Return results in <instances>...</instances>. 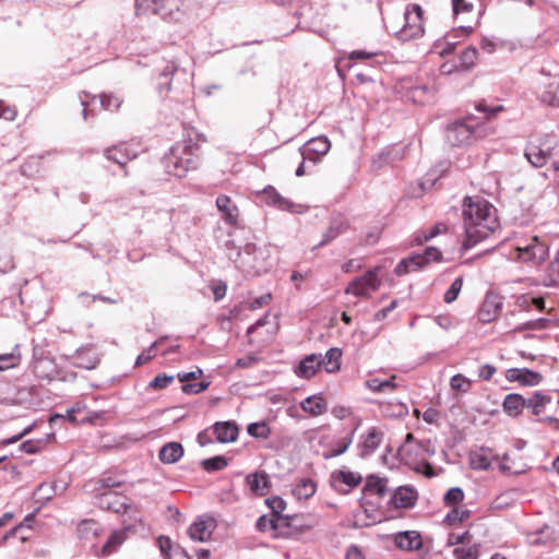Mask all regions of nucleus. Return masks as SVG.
<instances>
[{
    "instance_id": "53",
    "label": "nucleus",
    "mask_w": 559,
    "mask_h": 559,
    "mask_svg": "<svg viewBox=\"0 0 559 559\" xmlns=\"http://www.w3.org/2000/svg\"><path fill=\"white\" fill-rule=\"evenodd\" d=\"M464 498V492L459 487L449 489L444 496V502L449 506L457 504Z\"/></svg>"
},
{
    "instance_id": "63",
    "label": "nucleus",
    "mask_w": 559,
    "mask_h": 559,
    "mask_svg": "<svg viewBox=\"0 0 559 559\" xmlns=\"http://www.w3.org/2000/svg\"><path fill=\"white\" fill-rule=\"evenodd\" d=\"M397 306V301L396 300H393L388 307H384L382 309H380L379 311L376 312L374 314V320L376 321H381L383 319H385L388 317V314L395 309V307Z\"/></svg>"
},
{
    "instance_id": "59",
    "label": "nucleus",
    "mask_w": 559,
    "mask_h": 559,
    "mask_svg": "<svg viewBox=\"0 0 559 559\" xmlns=\"http://www.w3.org/2000/svg\"><path fill=\"white\" fill-rule=\"evenodd\" d=\"M447 231V225L443 223H437L427 233H424V240H430L431 238Z\"/></svg>"
},
{
    "instance_id": "15",
    "label": "nucleus",
    "mask_w": 559,
    "mask_h": 559,
    "mask_svg": "<svg viewBox=\"0 0 559 559\" xmlns=\"http://www.w3.org/2000/svg\"><path fill=\"white\" fill-rule=\"evenodd\" d=\"M383 433L376 427H371L366 435L361 436L359 443L360 456L366 457L371 455L381 444Z\"/></svg>"
},
{
    "instance_id": "44",
    "label": "nucleus",
    "mask_w": 559,
    "mask_h": 559,
    "mask_svg": "<svg viewBox=\"0 0 559 559\" xmlns=\"http://www.w3.org/2000/svg\"><path fill=\"white\" fill-rule=\"evenodd\" d=\"M352 442H353L352 436L341 439L337 442V447L335 449H332L331 451L323 453V457L325 460H329V459L342 455L343 453H345L347 451V449L349 448Z\"/></svg>"
},
{
    "instance_id": "50",
    "label": "nucleus",
    "mask_w": 559,
    "mask_h": 559,
    "mask_svg": "<svg viewBox=\"0 0 559 559\" xmlns=\"http://www.w3.org/2000/svg\"><path fill=\"white\" fill-rule=\"evenodd\" d=\"M164 342V338H159L154 342L147 349H145L142 354H140L136 358L135 365L140 366L146 364L155 356V349Z\"/></svg>"
},
{
    "instance_id": "64",
    "label": "nucleus",
    "mask_w": 559,
    "mask_h": 559,
    "mask_svg": "<svg viewBox=\"0 0 559 559\" xmlns=\"http://www.w3.org/2000/svg\"><path fill=\"white\" fill-rule=\"evenodd\" d=\"M549 272L555 281H559V254L550 262Z\"/></svg>"
},
{
    "instance_id": "33",
    "label": "nucleus",
    "mask_w": 559,
    "mask_h": 559,
    "mask_svg": "<svg viewBox=\"0 0 559 559\" xmlns=\"http://www.w3.org/2000/svg\"><path fill=\"white\" fill-rule=\"evenodd\" d=\"M365 491L383 497L386 492V479L371 475L367 478Z\"/></svg>"
},
{
    "instance_id": "58",
    "label": "nucleus",
    "mask_w": 559,
    "mask_h": 559,
    "mask_svg": "<svg viewBox=\"0 0 559 559\" xmlns=\"http://www.w3.org/2000/svg\"><path fill=\"white\" fill-rule=\"evenodd\" d=\"M40 447H41V442L34 441V440L24 441L20 445L21 450L28 454L37 453L40 450Z\"/></svg>"
},
{
    "instance_id": "16",
    "label": "nucleus",
    "mask_w": 559,
    "mask_h": 559,
    "mask_svg": "<svg viewBox=\"0 0 559 559\" xmlns=\"http://www.w3.org/2000/svg\"><path fill=\"white\" fill-rule=\"evenodd\" d=\"M393 538L395 546L402 550L414 551L423 547L421 536L416 531L400 532Z\"/></svg>"
},
{
    "instance_id": "29",
    "label": "nucleus",
    "mask_w": 559,
    "mask_h": 559,
    "mask_svg": "<svg viewBox=\"0 0 559 559\" xmlns=\"http://www.w3.org/2000/svg\"><path fill=\"white\" fill-rule=\"evenodd\" d=\"M550 402L551 397L549 395L535 392L531 397L525 399V407L530 408L534 415H539Z\"/></svg>"
},
{
    "instance_id": "6",
    "label": "nucleus",
    "mask_w": 559,
    "mask_h": 559,
    "mask_svg": "<svg viewBox=\"0 0 559 559\" xmlns=\"http://www.w3.org/2000/svg\"><path fill=\"white\" fill-rule=\"evenodd\" d=\"M379 272L380 267H374L367 271L362 276L354 278L346 287L345 293L356 297L369 298L381 286Z\"/></svg>"
},
{
    "instance_id": "41",
    "label": "nucleus",
    "mask_w": 559,
    "mask_h": 559,
    "mask_svg": "<svg viewBox=\"0 0 559 559\" xmlns=\"http://www.w3.org/2000/svg\"><path fill=\"white\" fill-rule=\"evenodd\" d=\"M453 556L455 559H478L479 545H473L468 548L456 547L453 549Z\"/></svg>"
},
{
    "instance_id": "22",
    "label": "nucleus",
    "mask_w": 559,
    "mask_h": 559,
    "mask_svg": "<svg viewBox=\"0 0 559 559\" xmlns=\"http://www.w3.org/2000/svg\"><path fill=\"white\" fill-rule=\"evenodd\" d=\"M321 367L320 354H311L306 356L299 364L296 373L302 378H311Z\"/></svg>"
},
{
    "instance_id": "8",
    "label": "nucleus",
    "mask_w": 559,
    "mask_h": 559,
    "mask_svg": "<svg viewBox=\"0 0 559 559\" xmlns=\"http://www.w3.org/2000/svg\"><path fill=\"white\" fill-rule=\"evenodd\" d=\"M404 25L401 35L404 39H413L423 35V10L420 5L413 4L404 13Z\"/></svg>"
},
{
    "instance_id": "52",
    "label": "nucleus",
    "mask_w": 559,
    "mask_h": 559,
    "mask_svg": "<svg viewBox=\"0 0 559 559\" xmlns=\"http://www.w3.org/2000/svg\"><path fill=\"white\" fill-rule=\"evenodd\" d=\"M450 385L453 390L466 392L471 385V382L463 374L457 373L451 378Z\"/></svg>"
},
{
    "instance_id": "1",
    "label": "nucleus",
    "mask_w": 559,
    "mask_h": 559,
    "mask_svg": "<svg viewBox=\"0 0 559 559\" xmlns=\"http://www.w3.org/2000/svg\"><path fill=\"white\" fill-rule=\"evenodd\" d=\"M464 251L473 248L500 228L496 207L480 197H466L463 204Z\"/></svg>"
},
{
    "instance_id": "55",
    "label": "nucleus",
    "mask_w": 559,
    "mask_h": 559,
    "mask_svg": "<svg viewBox=\"0 0 559 559\" xmlns=\"http://www.w3.org/2000/svg\"><path fill=\"white\" fill-rule=\"evenodd\" d=\"M209 384V382L186 383L182 384L181 390L186 394H198L206 390Z\"/></svg>"
},
{
    "instance_id": "19",
    "label": "nucleus",
    "mask_w": 559,
    "mask_h": 559,
    "mask_svg": "<svg viewBox=\"0 0 559 559\" xmlns=\"http://www.w3.org/2000/svg\"><path fill=\"white\" fill-rule=\"evenodd\" d=\"M417 500V492L414 488L408 486L399 487L392 497V503L395 508H411Z\"/></svg>"
},
{
    "instance_id": "10",
    "label": "nucleus",
    "mask_w": 559,
    "mask_h": 559,
    "mask_svg": "<svg viewBox=\"0 0 559 559\" xmlns=\"http://www.w3.org/2000/svg\"><path fill=\"white\" fill-rule=\"evenodd\" d=\"M98 506L104 510H109L116 513H126L128 508V498L123 497L116 491H107L98 497Z\"/></svg>"
},
{
    "instance_id": "11",
    "label": "nucleus",
    "mask_w": 559,
    "mask_h": 559,
    "mask_svg": "<svg viewBox=\"0 0 559 559\" xmlns=\"http://www.w3.org/2000/svg\"><path fill=\"white\" fill-rule=\"evenodd\" d=\"M214 527L213 519H199L190 525L188 534L192 540L204 543L211 538Z\"/></svg>"
},
{
    "instance_id": "42",
    "label": "nucleus",
    "mask_w": 559,
    "mask_h": 559,
    "mask_svg": "<svg viewBox=\"0 0 559 559\" xmlns=\"http://www.w3.org/2000/svg\"><path fill=\"white\" fill-rule=\"evenodd\" d=\"M21 361L20 353L13 350L9 354L0 355V371L16 367Z\"/></svg>"
},
{
    "instance_id": "60",
    "label": "nucleus",
    "mask_w": 559,
    "mask_h": 559,
    "mask_svg": "<svg viewBox=\"0 0 559 559\" xmlns=\"http://www.w3.org/2000/svg\"><path fill=\"white\" fill-rule=\"evenodd\" d=\"M416 447L420 452H423V454L427 456H432L436 454V448L430 440L418 441L416 442Z\"/></svg>"
},
{
    "instance_id": "39",
    "label": "nucleus",
    "mask_w": 559,
    "mask_h": 559,
    "mask_svg": "<svg viewBox=\"0 0 559 559\" xmlns=\"http://www.w3.org/2000/svg\"><path fill=\"white\" fill-rule=\"evenodd\" d=\"M414 257L419 258L417 263H418L419 269H421L423 266H425L426 264H428L431 261H440L442 258V254L437 248L428 247V248H426V250L424 251L423 254H414Z\"/></svg>"
},
{
    "instance_id": "9",
    "label": "nucleus",
    "mask_w": 559,
    "mask_h": 559,
    "mask_svg": "<svg viewBox=\"0 0 559 559\" xmlns=\"http://www.w3.org/2000/svg\"><path fill=\"white\" fill-rule=\"evenodd\" d=\"M331 143L326 136H317L300 147L302 159L317 164L330 151Z\"/></svg>"
},
{
    "instance_id": "45",
    "label": "nucleus",
    "mask_w": 559,
    "mask_h": 559,
    "mask_svg": "<svg viewBox=\"0 0 559 559\" xmlns=\"http://www.w3.org/2000/svg\"><path fill=\"white\" fill-rule=\"evenodd\" d=\"M124 540V533L115 532L112 533L106 544L103 547V552L109 555L114 552L118 546H120Z\"/></svg>"
},
{
    "instance_id": "32",
    "label": "nucleus",
    "mask_w": 559,
    "mask_h": 559,
    "mask_svg": "<svg viewBox=\"0 0 559 559\" xmlns=\"http://www.w3.org/2000/svg\"><path fill=\"white\" fill-rule=\"evenodd\" d=\"M99 524L94 520H83L78 525V535L82 539H92L98 535Z\"/></svg>"
},
{
    "instance_id": "14",
    "label": "nucleus",
    "mask_w": 559,
    "mask_h": 559,
    "mask_svg": "<svg viewBox=\"0 0 559 559\" xmlns=\"http://www.w3.org/2000/svg\"><path fill=\"white\" fill-rule=\"evenodd\" d=\"M501 306L502 304L497 296L488 295L478 310V320L483 323L493 321L499 316Z\"/></svg>"
},
{
    "instance_id": "12",
    "label": "nucleus",
    "mask_w": 559,
    "mask_h": 559,
    "mask_svg": "<svg viewBox=\"0 0 559 559\" xmlns=\"http://www.w3.org/2000/svg\"><path fill=\"white\" fill-rule=\"evenodd\" d=\"M217 210L222 218L228 225L235 226L238 223L239 210L228 195L221 194L216 199Z\"/></svg>"
},
{
    "instance_id": "62",
    "label": "nucleus",
    "mask_w": 559,
    "mask_h": 559,
    "mask_svg": "<svg viewBox=\"0 0 559 559\" xmlns=\"http://www.w3.org/2000/svg\"><path fill=\"white\" fill-rule=\"evenodd\" d=\"M158 545L164 557L168 559L169 551L173 550L171 540L168 537L160 536L158 538Z\"/></svg>"
},
{
    "instance_id": "4",
    "label": "nucleus",
    "mask_w": 559,
    "mask_h": 559,
    "mask_svg": "<svg viewBox=\"0 0 559 559\" xmlns=\"http://www.w3.org/2000/svg\"><path fill=\"white\" fill-rule=\"evenodd\" d=\"M516 259L533 265L542 264L548 257V245L537 236L520 241L515 247Z\"/></svg>"
},
{
    "instance_id": "35",
    "label": "nucleus",
    "mask_w": 559,
    "mask_h": 559,
    "mask_svg": "<svg viewBox=\"0 0 559 559\" xmlns=\"http://www.w3.org/2000/svg\"><path fill=\"white\" fill-rule=\"evenodd\" d=\"M418 257H409L407 259H403L401 260L397 265L395 266V270H394V273L397 275V276H402V275H405L409 272H414V271H417L419 270V266H418Z\"/></svg>"
},
{
    "instance_id": "43",
    "label": "nucleus",
    "mask_w": 559,
    "mask_h": 559,
    "mask_svg": "<svg viewBox=\"0 0 559 559\" xmlns=\"http://www.w3.org/2000/svg\"><path fill=\"white\" fill-rule=\"evenodd\" d=\"M265 502L269 506V508L272 510L273 514L275 515L274 518L278 519V521L283 520L281 514L286 508L285 500L278 496H273V497L267 498L265 500Z\"/></svg>"
},
{
    "instance_id": "51",
    "label": "nucleus",
    "mask_w": 559,
    "mask_h": 559,
    "mask_svg": "<svg viewBox=\"0 0 559 559\" xmlns=\"http://www.w3.org/2000/svg\"><path fill=\"white\" fill-rule=\"evenodd\" d=\"M174 376H167L165 373L158 374L153 380H151L148 386L154 390H163L167 388L174 381Z\"/></svg>"
},
{
    "instance_id": "36",
    "label": "nucleus",
    "mask_w": 559,
    "mask_h": 559,
    "mask_svg": "<svg viewBox=\"0 0 559 559\" xmlns=\"http://www.w3.org/2000/svg\"><path fill=\"white\" fill-rule=\"evenodd\" d=\"M469 464L473 469L485 471L490 466L488 455L481 451L472 452L469 454Z\"/></svg>"
},
{
    "instance_id": "21",
    "label": "nucleus",
    "mask_w": 559,
    "mask_h": 559,
    "mask_svg": "<svg viewBox=\"0 0 559 559\" xmlns=\"http://www.w3.org/2000/svg\"><path fill=\"white\" fill-rule=\"evenodd\" d=\"M183 455V448L179 442H169L162 447L158 457L164 464H174Z\"/></svg>"
},
{
    "instance_id": "13",
    "label": "nucleus",
    "mask_w": 559,
    "mask_h": 559,
    "mask_svg": "<svg viewBox=\"0 0 559 559\" xmlns=\"http://www.w3.org/2000/svg\"><path fill=\"white\" fill-rule=\"evenodd\" d=\"M509 381H518L523 385H537L542 382L543 377L540 373L526 369V368H511L507 370L506 374Z\"/></svg>"
},
{
    "instance_id": "20",
    "label": "nucleus",
    "mask_w": 559,
    "mask_h": 559,
    "mask_svg": "<svg viewBox=\"0 0 559 559\" xmlns=\"http://www.w3.org/2000/svg\"><path fill=\"white\" fill-rule=\"evenodd\" d=\"M105 154L108 159L120 166L126 165L127 162L136 157V152L129 150L124 143L107 148Z\"/></svg>"
},
{
    "instance_id": "31",
    "label": "nucleus",
    "mask_w": 559,
    "mask_h": 559,
    "mask_svg": "<svg viewBox=\"0 0 559 559\" xmlns=\"http://www.w3.org/2000/svg\"><path fill=\"white\" fill-rule=\"evenodd\" d=\"M395 376H392L390 379L381 380L379 378L369 379L366 384L367 386L378 393H386L392 392L396 389V383L394 382Z\"/></svg>"
},
{
    "instance_id": "49",
    "label": "nucleus",
    "mask_w": 559,
    "mask_h": 559,
    "mask_svg": "<svg viewBox=\"0 0 559 559\" xmlns=\"http://www.w3.org/2000/svg\"><path fill=\"white\" fill-rule=\"evenodd\" d=\"M462 286H463V278L462 277L455 278L453 281V283L451 284L450 288L444 294V301L447 304H451L454 300H456V298L462 289Z\"/></svg>"
},
{
    "instance_id": "37",
    "label": "nucleus",
    "mask_w": 559,
    "mask_h": 559,
    "mask_svg": "<svg viewBox=\"0 0 559 559\" xmlns=\"http://www.w3.org/2000/svg\"><path fill=\"white\" fill-rule=\"evenodd\" d=\"M540 100L550 106H559V84L550 83L542 93Z\"/></svg>"
},
{
    "instance_id": "38",
    "label": "nucleus",
    "mask_w": 559,
    "mask_h": 559,
    "mask_svg": "<svg viewBox=\"0 0 559 559\" xmlns=\"http://www.w3.org/2000/svg\"><path fill=\"white\" fill-rule=\"evenodd\" d=\"M228 464V461L223 455H217L214 457L205 459L201 462L202 467L206 472H217L225 468Z\"/></svg>"
},
{
    "instance_id": "17",
    "label": "nucleus",
    "mask_w": 559,
    "mask_h": 559,
    "mask_svg": "<svg viewBox=\"0 0 559 559\" xmlns=\"http://www.w3.org/2000/svg\"><path fill=\"white\" fill-rule=\"evenodd\" d=\"M348 228H349V223L344 216H342V215L334 216L331 219L328 229L324 231V234L322 236V240L316 246V248L322 247V246L329 243L330 241H332L340 235L345 234L348 230Z\"/></svg>"
},
{
    "instance_id": "23",
    "label": "nucleus",
    "mask_w": 559,
    "mask_h": 559,
    "mask_svg": "<svg viewBox=\"0 0 559 559\" xmlns=\"http://www.w3.org/2000/svg\"><path fill=\"white\" fill-rule=\"evenodd\" d=\"M267 203L276 206L282 211L295 212L296 205L288 199L282 197L273 187L269 186L264 189Z\"/></svg>"
},
{
    "instance_id": "7",
    "label": "nucleus",
    "mask_w": 559,
    "mask_h": 559,
    "mask_svg": "<svg viewBox=\"0 0 559 559\" xmlns=\"http://www.w3.org/2000/svg\"><path fill=\"white\" fill-rule=\"evenodd\" d=\"M483 129L480 127L473 128L463 121L451 123L445 130V139L452 146L467 144L472 136H481Z\"/></svg>"
},
{
    "instance_id": "57",
    "label": "nucleus",
    "mask_w": 559,
    "mask_h": 559,
    "mask_svg": "<svg viewBox=\"0 0 559 559\" xmlns=\"http://www.w3.org/2000/svg\"><path fill=\"white\" fill-rule=\"evenodd\" d=\"M471 536L468 532H464L463 534H450L448 537L447 544L449 546L460 545V544H467L469 543Z\"/></svg>"
},
{
    "instance_id": "61",
    "label": "nucleus",
    "mask_w": 559,
    "mask_h": 559,
    "mask_svg": "<svg viewBox=\"0 0 559 559\" xmlns=\"http://www.w3.org/2000/svg\"><path fill=\"white\" fill-rule=\"evenodd\" d=\"M272 299V296L271 294H265V295H262L260 297H257L254 299H252L249 304V309L250 310H257V309H260L262 308L264 305H267Z\"/></svg>"
},
{
    "instance_id": "5",
    "label": "nucleus",
    "mask_w": 559,
    "mask_h": 559,
    "mask_svg": "<svg viewBox=\"0 0 559 559\" xmlns=\"http://www.w3.org/2000/svg\"><path fill=\"white\" fill-rule=\"evenodd\" d=\"M181 0H135L136 14H156L164 20H173L179 12Z\"/></svg>"
},
{
    "instance_id": "56",
    "label": "nucleus",
    "mask_w": 559,
    "mask_h": 559,
    "mask_svg": "<svg viewBox=\"0 0 559 559\" xmlns=\"http://www.w3.org/2000/svg\"><path fill=\"white\" fill-rule=\"evenodd\" d=\"M453 13H466L473 10V3L466 2L465 0H452Z\"/></svg>"
},
{
    "instance_id": "47",
    "label": "nucleus",
    "mask_w": 559,
    "mask_h": 559,
    "mask_svg": "<svg viewBox=\"0 0 559 559\" xmlns=\"http://www.w3.org/2000/svg\"><path fill=\"white\" fill-rule=\"evenodd\" d=\"M280 521L276 518H267L266 515H261L255 527L260 532H266L267 530L276 531L278 528Z\"/></svg>"
},
{
    "instance_id": "48",
    "label": "nucleus",
    "mask_w": 559,
    "mask_h": 559,
    "mask_svg": "<svg viewBox=\"0 0 559 559\" xmlns=\"http://www.w3.org/2000/svg\"><path fill=\"white\" fill-rule=\"evenodd\" d=\"M122 100L111 94H104L100 96V105L104 109L117 111L121 106Z\"/></svg>"
},
{
    "instance_id": "54",
    "label": "nucleus",
    "mask_w": 559,
    "mask_h": 559,
    "mask_svg": "<svg viewBox=\"0 0 559 559\" xmlns=\"http://www.w3.org/2000/svg\"><path fill=\"white\" fill-rule=\"evenodd\" d=\"M469 516L468 510H459L453 509L445 518V521L450 524L456 523V522H463Z\"/></svg>"
},
{
    "instance_id": "24",
    "label": "nucleus",
    "mask_w": 559,
    "mask_h": 559,
    "mask_svg": "<svg viewBox=\"0 0 559 559\" xmlns=\"http://www.w3.org/2000/svg\"><path fill=\"white\" fill-rule=\"evenodd\" d=\"M246 480L251 491L259 496L265 495L270 485L267 474L264 472L249 474Z\"/></svg>"
},
{
    "instance_id": "26",
    "label": "nucleus",
    "mask_w": 559,
    "mask_h": 559,
    "mask_svg": "<svg viewBox=\"0 0 559 559\" xmlns=\"http://www.w3.org/2000/svg\"><path fill=\"white\" fill-rule=\"evenodd\" d=\"M341 357L342 352L340 348H330L324 356L320 354L321 366H323L324 369L330 373L335 372L341 367Z\"/></svg>"
},
{
    "instance_id": "40",
    "label": "nucleus",
    "mask_w": 559,
    "mask_h": 559,
    "mask_svg": "<svg viewBox=\"0 0 559 559\" xmlns=\"http://www.w3.org/2000/svg\"><path fill=\"white\" fill-rule=\"evenodd\" d=\"M247 430L254 438L267 439L271 435V429L264 421L252 423L248 426Z\"/></svg>"
},
{
    "instance_id": "30",
    "label": "nucleus",
    "mask_w": 559,
    "mask_h": 559,
    "mask_svg": "<svg viewBox=\"0 0 559 559\" xmlns=\"http://www.w3.org/2000/svg\"><path fill=\"white\" fill-rule=\"evenodd\" d=\"M317 490V485L310 478H301L293 489V495L298 500H307L311 498Z\"/></svg>"
},
{
    "instance_id": "34",
    "label": "nucleus",
    "mask_w": 559,
    "mask_h": 559,
    "mask_svg": "<svg viewBox=\"0 0 559 559\" xmlns=\"http://www.w3.org/2000/svg\"><path fill=\"white\" fill-rule=\"evenodd\" d=\"M334 481H340L347 485L350 488L358 486L361 483V476L354 472L340 471L333 474Z\"/></svg>"
},
{
    "instance_id": "28",
    "label": "nucleus",
    "mask_w": 559,
    "mask_h": 559,
    "mask_svg": "<svg viewBox=\"0 0 559 559\" xmlns=\"http://www.w3.org/2000/svg\"><path fill=\"white\" fill-rule=\"evenodd\" d=\"M504 412L510 416H518L525 407V399L515 393L508 394L502 403Z\"/></svg>"
},
{
    "instance_id": "18",
    "label": "nucleus",
    "mask_w": 559,
    "mask_h": 559,
    "mask_svg": "<svg viewBox=\"0 0 559 559\" xmlns=\"http://www.w3.org/2000/svg\"><path fill=\"white\" fill-rule=\"evenodd\" d=\"M216 440L221 443L234 442L238 438L239 428L233 420L217 421L213 425Z\"/></svg>"
},
{
    "instance_id": "3",
    "label": "nucleus",
    "mask_w": 559,
    "mask_h": 559,
    "mask_svg": "<svg viewBox=\"0 0 559 559\" xmlns=\"http://www.w3.org/2000/svg\"><path fill=\"white\" fill-rule=\"evenodd\" d=\"M525 156L535 167L549 164L554 170H559V146L552 136H546L538 145H530Z\"/></svg>"
},
{
    "instance_id": "46",
    "label": "nucleus",
    "mask_w": 559,
    "mask_h": 559,
    "mask_svg": "<svg viewBox=\"0 0 559 559\" xmlns=\"http://www.w3.org/2000/svg\"><path fill=\"white\" fill-rule=\"evenodd\" d=\"M478 51L475 47H468L466 48L460 57L461 66L464 69H469L475 64V61L477 59Z\"/></svg>"
},
{
    "instance_id": "27",
    "label": "nucleus",
    "mask_w": 559,
    "mask_h": 559,
    "mask_svg": "<svg viewBox=\"0 0 559 559\" xmlns=\"http://www.w3.org/2000/svg\"><path fill=\"white\" fill-rule=\"evenodd\" d=\"M258 248L253 243H247L241 251L238 252L239 261L238 266L243 267L247 271L258 270V265L254 263V254Z\"/></svg>"
},
{
    "instance_id": "25",
    "label": "nucleus",
    "mask_w": 559,
    "mask_h": 559,
    "mask_svg": "<svg viewBox=\"0 0 559 559\" xmlns=\"http://www.w3.org/2000/svg\"><path fill=\"white\" fill-rule=\"evenodd\" d=\"M300 407L311 416H319L326 411V402L319 395H312L305 399L300 403Z\"/></svg>"
},
{
    "instance_id": "2",
    "label": "nucleus",
    "mask_w": 559,
    "mask_h": 559,
    "mask_svg": "<svg viewBox=\"0 0 559 559\" xmlns=\"http://www.w3.org/2000/svg\"><path fill=\"white\" fill-rule=\"evenodd\" d=\"M194 148L187 143L173 146L170 153L163 159L166 171L171 176L181 178L190 169H194L197 167Z\"/></svg>"
}]
</instances>
